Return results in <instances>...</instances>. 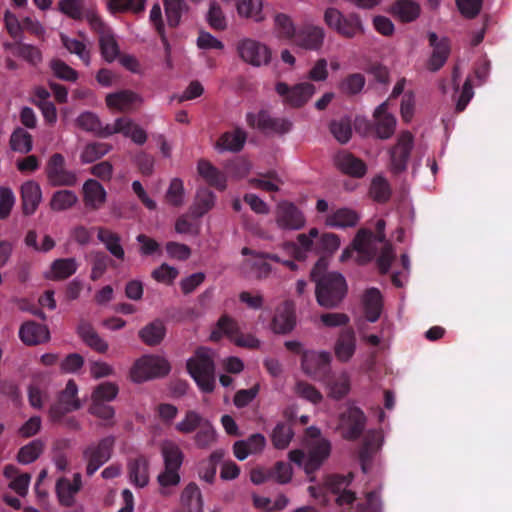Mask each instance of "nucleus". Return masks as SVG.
Listing matches in <instances>:
<instances>
[{
	"mask_svg": "<svg viewBox=\"0 0 512 512\" xmlns=\"http://www.w3.org/2000/svg\"><path fill=\"white\" fill-rule=\"evenodd\" d=\"M171 370L169 362L156 355H145L136 360L130 371L134 382L141 383L149 379L164 377Z\"/></svg>",
	"mask_w": 512,
	"mask_h": 512,
	"instance_id": "423d86ee",
	"label": "nucleus"
},
{
	"mask_svg": "<svg viewBox=\"0 0 512 512\" xmlns=\"http://www.w3.org/2000/svg\"><path fill=\"white\" fill-rule=\"evenodd\" d=\"M78 201L75 192L71 190H58L53 193L50 200V208L53 211H65L72 208Z\"/></svg>",
	"mask_w": 512,
	"mask_h": 512,
	"instance_id": "09e8293b",
	"label": "nucleus"
},
{
	"mask_svg": "<svg viewBox=\"0 0 512 512\" xmlns=\"http://www.w3.org/2000/svg\"><path fill=\"white\" fill-rule=\"evenodd\" d=\"M365 77L361 73H352L346 76L338 85L342 94L353 96L362 91L365 85Z\"/></svg>",
	"mask_w": 512,
	"mask_h": 512,
	"instance_id": "5fc2aeb1",
	"label": "nucleus"
},
{
	"mask_svg": "<svg viewBox=\"0 0 512 512\" xmlns=\"http://www.w3.org/2000/svg\"><path fill=\"white\" fill-rule=\"evenodd\" d=\"M121 133L125 137L131 138L133 142L139 145H143L147 140L146 132L134 124L129 118H118L113 124V130L107 131L106 134Z\"/></svg>",
	"mask_w": 512,
	"mask_h": 512,
	"instance_id": "cd10ccee",
	"label": "nucleus"
},
{
	"mask_svg": "<svg viewBox=\"0 0 512 512\" xmlns=\"http://www.w3.org/2000/svg\"><path fill=\"white\" fill-rule=\"evenodd\" d=\"M111 149V145L102 142H93L85 146L81 153L83 163H93L106 155Z\"/></svg>",
	"mask_w": 512,
	"mask_h": 512,
	"instance_id": "bf43d9fd",
	"label": "nucleus"
},
{
	"mask_svg": "<svg viewBox=\"0 0 512 512\" xmlns=\"http://www.w3.org/2000/svg\"><path fill=\"white\" fill-rule=\"evenodd\" d=\"M390 12L402 22H412L420 14V6L412 0H397L391 6Z\"/></svg>",
	"mask_w": 512,
	"mask_h": 512,
	"instance_id": "a19ab883",
	"label": "nucleus"
},
{
	"mask_svg": "<svg viewBox=\"0 0 512 512\" xmlns=\"http://www.w3.org/2000/svg\"><path fill=\"white\" fill-rule=\"evenodd\" d=\"M391 187L389 182L382 176H376L373 178L369 194L374 201L378 203H386L391 197Z\"/></svg>",
	"mask_w": 512,
	"mask_h": 512,
	"instance_id": "6e6d98bb",
	"label": "nucleus"
},
{
	"mask_svg": "<svg viewBox=\"0 0 512 512\" xmlns=\"http://www.w3.org/2000/svg\"><path fill=\"white\" fill-rule=\"evenodd\" d=\"M430 46L433 48L431 58L428 63V68L431 71H438L446 62L449 53L450 45L447 38L438 39L435 32L428 34Z\"/></svg>",
	"mask_w": 512,
	"mask_h": 512,
	"instance_id": "5701e85b",
	"label": "nucleus"
},
{
	"mask_svg": "<svg viewBox=\"0 0 512 512\" xmlns=\"http://www.w3.org/2000/svg\"><path fill=\"white\" fill-rule=\"evenodd\" d=\"M331 452V444L326 439L316 441L310 448L308 457L304 463L306 474L311 475L320 468Z\"/></svg>",
	"mask_w": 512,
	"mask_h": 512,
	"instance_id": "b1692460",
	"label": "nucleus"
},
{
	"mask_svg": "<svg viewBox=\"0 0 512 512\" xmlns=\"http://www.w3.org/2000/svg\"><path fill=\"white\" fill-rule=\"evenodd\" d=\"M324 38L325 31L322 27L306 24L298 29L293 42L303 49L317 51L322 47Z\"/></svg>",
	"mask_w": 512,
	"mask_h": 512,
	"instance_id": "6ab92c4d",
	"label": "nucleus"
},
{
	"mask_svg": "<svg viewBox=\"0 0 512 512\" xmlns=\"http://www.w3.org/2000/svg\"><path fill=\"white\" fill-rule=\"evenodd\" d=\"M118 392L119 388L115 383L102 382L93 389L91 402L109 403L117 397Z\"/></svg>",
	"mask_w": 512,
	"mask_h": 512,
	"instance_id": "4d7b16f0",
	"label": "nucleus"
},
{
	"mask_svg": "<svg viewBox=\"0 0 512 512\" xmlns=\"http://www.w3.org/2000/svg\"><path fill=\"white\" fill-rule=\"evenodd\" d=\"M206 420L198 412L188 410L184 419L175 425V429L182 434H190L198 430Z\"/></svg>",
	"mask_w": 512,
	"mask_h": 512,
	"instance_id": "13d9d810",
	"label": "nucleus"
},
{
	"mask_svg": "<svg viewBox=\"0 0 512 512\" xmlns=\"http://www.w3.org/2000/svg\"><path fill=\"white\" fill-rule=\"evenodd\" d=\"M19 337L26 345L33 346L47 342L50 338V333L45 325L28 321L21 325Z\"/></svg>",
	"mask_w": 512,
	"mask_h": 512,
	"instance_id": "393cba45",
	"label": "nucleus"
},
{
	"mask_svg": "<svg viewBox=\"0 0 512 512\" xmlns=\"http://www.w3.org/2000/svg\"><path fill=\"white\" fill-rule=\"evenodd\" d=\"M276 223L281 229L299 230L305 225V217L296 205L284 201L277 206Z\"/></svg>",
	"mask_w": 512,
	"mask_h": 512,
	"instance_id": "2eb2a0df",
	"label": "nucleus"
},
{
	"mask_svg": "<svg viewBox=\"0 0 512 512\" xmlns=\"http://www.w3.org/2000/svg\"><path fill=\"white\" fill-rule=\"evenodd\" d=\"M340 246V238L334 233H323L316 241L313 252L316 254H333Z\"/></svg>",
	"mask_w": 512,
	"mask_h": 512,
	"instance_id": "052dcab7",
	"label": "nucleus"
},
{
	"mask_svg": "<svg viewBox=\"0 0 512 512\" xmlns=\"http://www.w3.org/2000/svg\"><path fill=\"white\" fill-rule=\"evenodd\" d=\"M88 412L104 421H106V426H113L114 425V416H115V409L109 405L108 403L103 402H91Z\"/></svg>",
	"mask_w": 512,
	"mask_h": 512,
	"instance_id": "338daca9",
	"label": "nucleus"
},
{
	"mask_svg": "<svg viewBox=\"0 0 512 512\" xmlns=\"http://www.w3.org/2000/svg\"><path fill=\"white\" fill-rule=\"evenodd\" d=\"M128 474L132 484L143 488L149 482V462L143 455L128 462Z\"/></svg>",
	"mask_w": 512,
	"mask_h": 512,
	"instance_id": "2f4dec72",
	"label": "nucleus"
},
{
	"mask_svg": "<svg viewBox=\"0 0 512 512\" xmlns=\"http://www.w3.org/2000/svg\"><path fill=\"white\" fill-rule=\"evenodd\" d=\"M112 263L113 260L105 252H95L92 258L91 280L96 281L101 278Z\"/></svg>",
	"mask_w": 512,
	"mask_h": 512,
	"instance_id": "69168bd1",
	"label": "nucleus"
},
{
	"mask_svg": "<svg viewBox=\"0 0 512 512\" xmlns=\"http://www.w3.org/2000/svg\"><path fill=\"white\" fill-rule=\"evenodd\" d=\"M331 354L329 352L304 351L301 358L303 372L317 381H328L331 373Z\"/></svg>",
	"mask_w": 512,
	"mask_h": 512,
	"instance_id": "6e6552de",
	"label": "nucleus"
},
{
	"mask_svg": "<svg viewBox=\"0 0 512 512\" xmlns=\"http://www.w3.org/2000/svg\"><path fill=\"white\" fill-rule=\"evenodd\" d=\"M216 440V432L209 420L198 429L194 436V442L198 448L204 449L210 447Z\"/></svg>",
	"mask_w": 512,
	"mask_h": 512,
	"instance_id": "680f3d73",
	"label": "nucleus"
},
{
	"mask_svg": "<svg viewBox=\"0 0 512 512\" xmlns=\"http://www.w3.org/2000/svg\"><path fill=\"white\" fill-rule=\"evenodd\" d=\"M274 29L279 39L294 41L297 31L292 19L284 14L278 13L274 17Z\"/></svg>",
	"mask_w": 512,
	"mask_h": 512,
	"instance_id": "a18cd8bd",
	"label": "nucleus"
},
{
	"mask_svg": "<svg viewBox=\"0 0 512 512\" xmlns=\"http://www.w3.org/2000/svg\"><path fill=\"white\" fill-rule=\"evenodd\" d=\"M275 91L282 97L283 102L293 108L304 106L315 93V86L309 82L289 86L285 82H278Z\"/></svg>",
	"mask_w": 512,
	"mask_h": 512,
	"instance_id": "f8f14e48",
	"label": "nucleus"
},
{
	"mask_svg": "<svg viewBox=\"0 0 512 512\" xmlns=\"http://www.w3.org/2000/svg\"><path fill=\"white\" fill-rule=\"evenodd\" d=\"M315 283L317 303L326 309L338 307L348 291L344 276L337 272H328L317 279Z\"/></svg>",
	"mask_w": 512,
	"mask_h": 512,
	"instance_id": "f257e3e1",
	"label": "nucleus"
},
{
	"mask_svg": "<svg viewBox=\"0 0 512 512\" xmlns=\"http://www.w3.org/2000/svg\"><path fill=\"white\" fill-rule=\"evenodd\" d=\"M78 263L75 258H59L54 260L50 266L47 278L54 281L65 280L76 273Z\"/></svg>",
	"mask_w": 512,
	"mask_h": 512,
	"instance_id": "4c0bfd02",
	"label": "nucleus"
},
{
	"mask_svg": "<svg viewBox=\"0 0 512 512\" xmlns=\"http://www.w3.org/2000/svg\"><path fill=\"white\" fill-rule=\"evenodd\" d=\"M335 161L338 168L347 175L361 178L366 173V164L351 153L340 152L337 154Z\"/></svg>",
	"mask_w": 512,
	"mask_h": 512,
	"instance_id": "7c9ffc66",
	"label": "nucleus"
},
{
	"mask_svg": "<svg viewBox=\"0 0 512 512\" xmlns=\"http://www.w3.org/2000/svg\"><path fill=\"white\" fill-rule=\"evenodd\" d=\"M296 324L295 313L289 304L278 309L271 323L272 330L277 334H287L293 330Z\"/></svg>",
	"mask_w": 512,
	"mask_h": 512,
	"instance_id": "72a5a7b5",
	"label": "nucleus"
},
{
	"mask_svg": "<svg viewBox=\"0 0 512 512\" xmlns=\"http://www.w3.org/2000/svg\"><path fill=\"white\" fill-rule=\"evenodd\" d=\"M43 450L44 443L40 439H35L19 449L17 461L23 465L30 464L39 458Z\"/></svg>",
	"mask_w": 512,
	"mask_h": 512,
	"instance_id": "3c124183",
	"label": "nucleus"
},
{
	"mask_svg": "<svg viewBox=\"0 0 512 512\" xmlns=\"http://www.w3.org/2000/svg\"><path fill=\"white\" fill-rule=\"evenodd\" d=\"M115 437L110 435L97 442L87 445L82 451V458L86 462V474L91 477L95 472L108 462L113 454Z\"/></svg>",
	"mask_w": 512,
	"mask_h": 512,
	"instance_id": "39448f33",
	"label": "nucleus"
},
{
	"mask_svg": "<svg viewBox=\"0 0 512 512\" xmlns=\"http://www.w3.org/2000/svg\"><path fill=\"white\" fill-rule=\"evenodd\" d=\"M77 334L94 351L105 353L108 350V343L100 337L92 324L87 320H80L77 326Z\"/></svg>",
	"mask_w": 512,
	"mask_h": 512,
	"instance_id": "a878e982",
	"label": "nucleus"
},
{
	"mask_svg": "<svg viewBox=\"0 0 512 512\" xmlns=\"http://www.w3.org/2000/svg\"><path fill=\"white\" fill-rule=\"evenodd\" d=\"M329 129L331 134L342 144L347 143L352 135L351 121L347 118L332 120Z\"/></svg>",
	"mask_w": 512,
	"mask_h": 512,
	"instance_id": "e2e57ef3",
	"label": "nucleus"
},
{
	"mask_svg": "<svg viewBox=\"0 0 512 512\" xmlns=\"http://www.w3.org/2000/svg\"><path fill=\"white\" fill-rule=\"evenodd\" d=\"M101 53L108 62L114 61L119 55V47L111 33L99 36Z\"/></svg>",
	"mask_w": 512,
	"mask_h": 512,
	"instance_id": "774afa93",
	"label": "nucleus"
},
{
	"mask_svg": "<svg viewBox=\"0 0 512 512\" xmlns=\"http://www.w3.org/2000/svg\"><path fill=\"white\" fill-rule=\"evenodd\" d=\"M356 350V335L352 328L343 329L335 343L334 351L341 362L349 361Z\"/></svg>",
	"mask_w": 512,
	"mask_h": 512,
	"instance_id": "bb28decb",
	"label": "nucleus"
},
{
	"mask_svg": "<svg viewBox=\"0 0 512 512\" xmlns=\"http://www.w3.org/2000/svg\"><path fill=\"white\" fill-rule=\"evenodd\" d=\"M374 124L363 120L357 124V129L363 124L365 132L374 131L380 139H389L395 132L396 118L388 112V101L381 103L374 111Z\"/></svg>",
	"mask_w": 512,
	"mask_h": 512,
	"instance_id": "9d476101",
	"label": "nucleus"
},
{
	"mask_svg": "<svg viewBox=\"0 0 512 512\" xmlns=\"http://www.w3.org/2000/svg\"><path fill=\"white\" fill-rule=\"evenodd\" d=\"M266 446V438L261 433H254L246 440H239L233 444L234 456L240 460H245L250 454L261 453Z\"/></svg>",
	"mask_w": 512,
	"mask_h": 512,
	"instance_id": "4be33fe9",
	"label": "nucleus"
},
{
	"mask_svg": "<svg viewBox=\"0 0 512 512\" xmlns=\"http://www.w3.org/2000/svg\"><path fill=\"white\" fill-rule=\"evenodd\" d=\"M138 335L146 345L156 346L163 341L166 335V326L162 320L155 319L140 329Z\"/></svg>",
	"mask_w": 512,
	"mask_h": 512,
	"instance_id": "f704fd0d",
	"label": "nucleus"
},
{
	"mask_svg": "<svg viewBox=\"0 0 512 512\" xmlns=\"http://www.w3.org/2000/svg\"><path fill=\"white\" fill-rule=\"evenodd\" d=\"M164 463V470L157 476V481L162 488L177 486L180 483L179 470L184 461V453L173 441L166 440L160 447Z\"/></svg>",
	"mask_w": 512,
	"mask_h": 512,
	"instance_id": "7ed1b4c3",
	"label": "nucleus"
},
{
	"mask_svg": "<svg viewBox=\"0 0 512 512\" xmlns=\"http://www.w3.org/2000/svg\"><path fill=\"white\" fill-rule=\"evenodd\" d=\"M198 173L212 187L223 191L226 188V177L209 161L201 159L197 165Z\"/></svg>",
	"mask_w": 512,
	"mask_h": 512,
	"instance_id": "ea45409f",
	"label": "nucleus"
},
{
	"mask_svg": "<svg viewBox=\"0 0 512 512\" xmlns=\"http://www.w3.org/2000/svg\"><path fill=\"white\" fill-rule=\"evenodd\" d=\"M82 487V476L80 473L73 475L70 481L66 477H61L56 482V494L62 506L71 507L75 503V496Z\"/></svg>",
	"mask_w": 512,
	"mask_h": 512,
	"instance_id": "aec40b11",
	"label": "nucleus"
},
{
	"mask_svg": "<svg viewBox=\"0 0 512 512\" xmlns=\"http://www.w3.org/2000/svg\"><path fill=\"white\" fill-rule=\"evenodd\" d=\"M218 327L239 347L256 349L260 346V341L255 336L241 333L237 322L227 315L219 318Z\"/></svg>",
	"mask_w": 512,
	"mask_h": 512,
	"instance_id": "f3484780",
	"label": "nucleus"
},
{
	"mask_svg": "<svg viewBox=\"0 0 512 512\" xmlns=\"http://www.w3.org/2000/svg\"><path fill=\"white\" fill-rule=\"evenodd\" d=\"M42 197L41 188L34 181H27L21 186L22 209L25 215H32Z\"/></svg>",
	"mask_w": 512,
	"mask_h": 512,
	"instance_id": "c756f323",
	"label": "nucleus"
},
{
	"mask_svg": "<svg viewBox=\"0 0 512 512\" xmlns=\"http://www.w3.org/2000/svg\"><path fill=\"white\" fill-rule=\"evenodd\" d=\"M246 139V132L241 128H236L233 131L224 132L218 138L215 147L220 152L229 151L237 153L243 149Z\"/></svg>",
	"mask_w": 512,
	"mask_h": 512,
	"instance_id": "c85d7f7f",
	"label": "nucleus"
},
{
	"mask_svg": "<svg viewBox=\"0 0 512 512\" xmlns=\"http://www.w3.org/2000/svg\"><path fill=\"white\" fill-rule=\"evenodd\" d=\"M262 1L261 0H241L237 2L236 8L240 16L251 18L255 22L264 20L262 14Z\"/></svg>",
	"mask_w": 512,
	"mask_h": 512,
	"instance_id": "603ef678",
	"label": "nucleus"
},
{
	"mask_svg": "<svg viewBox=\"0 0 512 512\" xmlns=\"http://www.w3.org/2000/svg\"><path fill=\"white\" fill-rule=\"evenodd\" d=\"M77 125L88 132H93L95 135L107 138L112 134H106L107 131L113 130V125H102L98 116L92 112H84L80 114L76 120Z\"/></svg>",
	"mask_w": 512,
	"mask_h": 512,
	"instance_id": "c9c22d12",
	"label": "nucleus"
},
{
	"mask_svg": "<svg viewBox=\"0 0 512 512\" xmlns=\"http://www.w3.org/2000/svg\"><path fill=\"white\" fill-rule=\"evenodd\" d=\"M83 201L89 210H99L107 199V192L103 185L95 179H88L83 184Z\"/></svg>",
	"mask_w": 512,
	"mask_h": 512,
	"instance_id": "412c9836",
	"label": "nucleus"
},
{
	"mask_svg": "<svg viewBox=\"0 0 512 512\" xmlns=\"http://www.w3.org/2000/svg\"><path fill=\"white\" fill-rule=\"evenodd\" d=\"M186 367L202 392H213L215 388V364L208 349L198 348L194 356L187 360Z\"/></svg>",
	"mask_w": 512,
	"mask_h": 512,
	"instance_id": "f03ea898",
	"label": "nucleus"
},
{
	"mask_svg": "<svg viewBox=\"0 0 512 512\" xmlns=\"http://www.w3.org/2000/svg\"><path fill=\"white\" fill-rule=\"evenodd\" d=\"M137 100H139V96L130 90H122L106 96L107 106L120 111L130 109Z\"/></svg>",
	"mask_w": 512,
	"mask_h": 512,
	"instance_id": "37998d69",
	"label": "nucleus"
},
{
	"mask_svg": "<svg viewBox=\"0 0 512 512\" xmlns=\"http://www.w3.org/2000/svg\"><path fill=\"white\" fill-rule=\"evenodd\" d=\"M206 19L210 27L214 30L223 31L227 28V20L224 12L215 1L210 3Z\"/></svg>",
	"mask_w": 512,
	"mask_h": 512,
	"instance_id": "0e129e2a",
	"label": "nucleus"
},
{
	"mask_svg": "<svg viewBox=\"0 0 512 512\" xmlns=\"http://www.w3.org/2000/svg\"><path fill=\"white\" fill-rule=\"evenodd\" d=\"M45 174L53 187H72L77 183V174L66 168L65 157L61 153L52 154L46 162Z\"/></svg>",
	"mask_w": 512,
	"mask_h": 512,
	"instance_id": "1a4fd4ad",
	"label": "nucleus"
},
{
	"mask_svg": "<svg viewBox=\"0 0 512 512\" xmlns=\"http://www.w3.org/2000/svg\"><path fill=\"white\" fill-rule=\"evenodd\" d=\"M181 502L189 512H200L202 509V497L199 487L195 483H189L181 494Z\"/></svg>",
	"mask_w": 512,
	"mask_h": 512,
	"instance_id": "49530a36",
	"label": "nucleus"
},
{
	"mask_svg": "<svg viewBox=\"0 0 512 512\" xmlns=\"http://www.w3.org/2000/svg\"><path fill=\"white\" fill-rule=\"evenodd\" d=\"M236 50L242 61L254 67L267 65L271 60L270 49L265 44L250 38L239 40Z\"/></svg>",
	"mask_w": 512,
	"mask_h": 512,
	"instance_id": "9b49d317",
	"label": "nucleus"
},
{
	"mask_svg": "<svg viewBox=\"0 0 512 512\" xmlns=\"http://www.w3.org/2000/svg\"><path fill=\"white\" fill-rule=\"evenodd\" d=\"M215 199L216 196L212 191L207 188H199L196 193L195 203L191 208L192 215L196 218L202 217L214 207Z\"/></svg>",
	"mask_w": 512,
	"mask_h": 512,
	"instance_id": "79ce46f5",
	"label": "nucleus"
},
{
	"mask_svg": "<svg viewBox=\"0 0 512 512\" xmlns=\"http://www.w3.org/2000/svg\"><path fill=\"white\" fill-rule=\"evenodd\" d=\"M322 382L328 386L329 396L336 400L345 397L350 390V378L347 373H341L337 377L330 373L328 381Z\"/></svg>",
	"mask_w": 512,
	"mask_h": 512,
	"instance_id": "c03bdc74",
	"label": "nucleus"
},
{
	"mask_svg": "<svg viewBox=\"0 0 512 512\" xmlns=\"http://www.w3.org/2000/svg\"><path fill=\"white\" fill-rule=\"evenodd\" d=\"M10 147L13 151L27 154L32 150L33 140L30 133L23 128H17L10 137Z\"/></svg>",
	"mask_w": 512,
	"mask_h": 512,
	"instance_id": "864d4df0",
	"label": "nucleus"
},
{
	"mask_svg": "<svg viewBox=\"0 0 512 512\" xmlns=\"http://www.w3.org/2000/svg\"><path fill=\"white\" fill-rule=\"evenodd\" d=\"M294 432L289 423L279 422L273 429L271 434L272 444L276 449H285L289 446Z\"/></svg>",
	"mask_w": 512,
	"mask_h": 512,
	"instance_id": "8fccbe9b",
	"label": "nucleus"
},
{
	"mask_svg": "<svg viewBox=\"0 0 512 512\" xmlns=\"http://www.w3.org/2000/svg\"><path fill=\"white\" fill-rule=\"evenodd\" d=\"M365 317L369 322H376L382 311V296L377 288H369L363 296Z\"/></svg>",
	"mask_w": 512,
	"mask_h": 512,
	"instance_id": "58836bf2",
	"label": "nucleus"
},
{
	"mask_svg": "<svg viewBox=\"0 0 512 512\" xmlns=\"http://www.w3.org/2000/svg\"><path fill=\"white\" fill-rule=\"evenodd\" d=\"M97 238L105 246L107 251L116 259L123 261L125 251L121 245V237L118 233L105 227H96Z\"/></svg>",
	"mask_w": 512,
	"mask_h": 512,
	"instance_id": "473e14b6",
	"label": "nucleus"
},
{
	"mask_svg": "<svg viewBox=\"0 0 512 512\" xmlns=\"http://www.w3.org/2000/svg\"><path fill=\"white\" fill-rule=\"evenodd\" d=\"M413 147V136L410 132H403L395 146L390 150L391 170L399 174L406 170L408 159Z\"/></svg>",
	"mask_w": 512,
	"mask_h": 512,
	"instance_id": "dca6fc26",
	"label": "nucleus"
},
{
	"mask_svg": "<svg viewBox=\"0 0 512 512\" xmlns=\"http://www.w3.org/2000/svg\"><path fill=\"white\" fill-rule=\"evenodd\" d=\"M320 238L317 228H311L308 234L301 233L297 236V243L286 242L284 249L294 257L295 260L304 261L308 252L315 248L316 241Z\"/></svg>",
	"mask_w": 512,
	"mask_h": 512,
	"instance_id": "a211bd4d",
	"label": "nucleus"
},
{
	"mask_svg": "<svg viewBox=\"0 0 512 512\" xmlns=\"http://www.w3.org/2000/svg\"><path fill=\"white\" fill-rule=\"evenodd\" d=\"M324 22L344 38L351 39L364 33L361 18L355 13L344 15L338 9L329 7L324 12Z\"/></svg>",
	"mask_w": 512,
	"mask_h": 512,
	"instance_id": "20e7f679",
	"label": "nucleus"
},
{
	"mask_svg": "<svg viewBox=\"0 0 512 512\" xmlns=\"http://www.w3.org/2000/svg\"><path fill=\"white\" fill-rule=\"evenodd\" d=\"M77 395L76 382L73 379L68 380L65 389L59 393L57 401L49 409V416L53 422H60L66 414L82 407Z\"/></svg>",
	"mask_w": 512,
	"mask_h": 512,
	"instance_id": "0eeeda50",
	"label": "nucleus"
},
{
	"mask_svg": "<svg viewBox=\"0 0 512 512\" xmlns=\"http://www.w3.org/2000/svg\"><path fill=\"white\" fill-rule=\"evenodd\" d=\"M246 121L251 128L280 135L288 133L293 127V123L289 119L272 117L265 110H261L258 114L247 113Z\"/></svg>",
	"mask_w": 512,
	"mask_h": 512,
	"instance_id": "ddd939ff",
	"label": "nucleus"
},
{
	"mask_svg": "<svg viewBox=\"0 0 512 512\" xmlns=\"http://www.w3.org/2000/svg\"><path fill=\"white\" fill-rule=\"evenodd\" d=\"M168 25L176 28L181 21L182 13L188 9L184 0H163Z\"/></svg>",
	"mask_w": 512,
	"mask_h": 512,
	"instance_id": "de8ad7c7",
	"label": "nucleus"
},
{
	"mask_svg": "<svg viewBox=\"0 0 512 512\" xmlns=\"http://www.w3.org/2000/svg\"><path fill=\"white\" fill-rule=\"evenodd\" d=\"M365 424L366 417L358 407H348L340 415L339 429L344 439H358L364 431Z\"/></svg>",
	"mask_w": 512,
	"mask_h": 512,
	"instance_id": "4468645a",
	"label": "nucleus"
},
{
	"mask_svg": "<svg viewBox=\"0 0 512 512\" xmlns=\"http://www.w3.org/2000/svg\"><path fill=\"white\" fill-rule=\"evenodd\" d=\"M359 221V215L350 208H339L327 215L325 224L332 228L354 227Z\"/></svg>",
	"mask_w": 512,
	"mask_h": 512,
	"instance_id": "e433bc0d",
	"label": "nucleus"
}]
</instances>
